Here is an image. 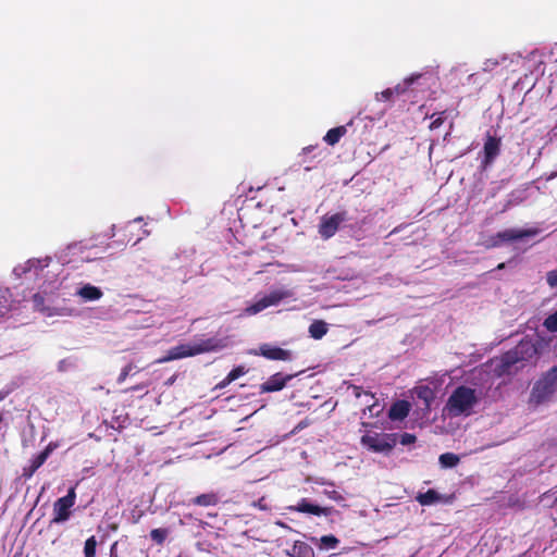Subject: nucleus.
<instances>
[{"instance_id": "1", "label": "nucleus", "mask_w": 557, "mask_h": 557, "mask_svg": "<svg viewBox=\"0 0 557 557\" xmlns=\"http://www.w3.org/2000/svg\"><path fill=\"white\" fill-rule=\"evenodd\" d=\"M226 347V343L222 338L210 337L198 339L194 344H180L170 348L166 355L159 358L157 363H164L187 357H194L205 352L218 351Z\"/></svg>"}, {"instance_id": "2", "label": "nucleus", "mask_w": 557, "mask_h": 557, "mask_svg": "<svg viewBox=\"0 0 557 557\" xmlns=\"http://www.w3.org/2000/svg\"><path fill=\"white\" fill-rule=\"evenodd\" d=\"M478 401L479 397L475 389L460 385L448 397L444 410L451 418L470 416Z\"/></svg>"}, {"instance_id": "3", "label": "nucleus", "mask_w": 557, "mask_h": 557, "mask_svg": "<svg viewBox=\"0 0 557 557\" xmlns=\"http://www.w3.org/2000/svg\"><path fill=\"white\" fill-rule=\"evenodd\" d=\"M537 355L535 345L530 341H521L512 349L508 350L500 357V372H509L511 367L533 359Z\"/></svg>"}, {"instance_id": "4", "label": "nucleus", "mask_w": 557, "mask_h": 557, "mask_svg": "<svg viewBox=\"0 0 557 557\" xmlns=\"http://www.w3.org/2000/svg\"><path fill=\"white\" fill-rule=\"evenodd\" d=\"M360 443L373 453H389L398 443L396 433H367L362 435Z\"/></svg>"}, {"instance_id": "5", "label": "nucleus", "mask_w": 557, "mask_h": 557, "mask_svg": "<svg viewBox=\"0 0 557 557\" xmlns=\"http://www.w3.org/2000/svg\"><path fill=\"white\" fill-rule=\"evenodd\" d=\"M557 387V366L549 369L533 386L531 398L536 404L547 400Z\"/></svg>"}, {"instance_id": "6", "label": "nucleus", "mask_w": 557, "mask_h": 557, "mask_svg": "<svg viewBox=\"0 0 557 557\" xmlns=\"http://www.w3.org/2000/svg\"><path fill=\"white\" fill-rule=\"evenodd\" d=\"M348 220L349 215L346 210L338 211L331 215L325 214L321 218L318 233L324 240H327L332 238L337 233L339 226Z\"/></svg>"}, {"instance_id": "7", "label": "nucleus", "mask_w": 557, "mask_h": 557, "mask_svg": "<svg viewBox=\"0 0 557 557\" xmlns=\"http://www.w3.org/2000/svg\"><path fill=\"white\" fill-rule=\"evenodd\" d=\"M76 492L75 487H71L67 494L58 498L53 504L52 523H61L70 519L71 508L75 505Z\"/></svg>"}, {"instance_id": "8", "label": "nucleus", "mask_w": 557, "mask_h": 557, "mask_svg": "<svg viewBox=\"0 0 557 557\" xmlns=\"http://www.w3.org/2000/svg\"><path fill=\"white\" fill-rule=\"evenodd\" d=\"M537 228H508L502 232L496 233L491 237L490 247H498L502 243H509L515 240H520L527 237H533L537 235Z\"/></svg>"}, {"instance_id": "9", "label": "nucleus", "mask_w": 557, "mask_h": 557, "mask_svg": "<svg viewBox=\"0 0 557 557\" xmlns=\"http://www.w3.org/2000/svg\"><path fill=\"white\" fill-rule=\"evenodd\" d=\"M500 145H502L500 138H498L494 135H491L488 132L486 133L485 141H484V146H483V152H484V158L482 160L483 168H487L488 165H491L494 162V160L498 157V154L500 153Z\"/></svg>"}, {"instance_id": "10", "label": "nucleus", "mask_w": 557, "mask_h": 557, "mask_svg": "<svg viewBox=\"0 0 557 557\" xmlns=\"http://www.w3.org/2000/svg\"><path fill=\"white\" fill-rule=\"evenodd\" d=\"M289 293L286 290H273L270 294L256 301L251 307L248 308L250 313H258L268 307L275 306L283 299L287 298Z\"/></svg>"}, {"instance_id": "11", "label": "nucleus", "mask_w": 557, "mask_h": 557, "mask_svg": "<svg viewBox=\"0 0 557 557\" xmlns=\"http://www.w3.org/2000/svg\"><path fill=\"white\" fill-rule=\"evenodd\" d=\"M294 376V374L276 372L260 385V393L264 394L282 391Z\"/></svg>"}, {"instance_id": "12", "label": "nucleus", "mask_w": 557, "mask_h": 557, "mask_svg": "<svg viewBox=\"0 0 557 557\" xmlns=\"http://www.w3.org/2000/svg\"><path fill=\"white\" fill-rule=\"evenodd\" d=\"M253 354L257 356H262L269 360L288 361L292 359V352L289 350L273 346L271 344L260 345L258 350H255Z\"/></svg>"}, {"instance_id": "13", "label": "nucleus", "mask_w": 557, "mask_h": 557, "mask_svg": "<svg viewBox=\"0 0 557 557\" xmlns=\"http://www.w3.org/2000/svg\"><path fill=\"white\" fill-rule=\"evenodd\" d=\"M295 510L304 513H310L314 516H327L330 512L329 508L320 507L319 505H314L309 503L306 498H302L298 505L295 507Z\"/></svg>"}, {"instance_id": "14", "label": "nucleus", "mask_w": 557, "mask_h": 557, "mask_svg": "<svg viewBox=\"0 0 557 557\" xmlns=\"http://www.w3.org/2000/svg\"><path fill=\"white\" fill-rule=\"evenodd\" d=\"M410 406L406 400L394 403L388 410V418L393 421L403 420L409 414Z\"/></svg>"}, {"instance_id": "15", "label": "nucleus", "mask_w": 557, "mask_h": 557, "mask_svg": "<svg viewBox=\"0 0 557 557\" xmlns=\"http://www.w3.org/2000/svg\"><path fill=\"white\" fill-rule=\"evenodd\" d=\"M51 453V449L47 447L30 460V466L24 469L25 476H32L47 460Z\"/></svg>"}, {"instance_id": "16", "label": "nucleus", "mask_w": 557, "mask_h": 557, "mask_svg": "<svg viewBox=\"0 0 557 557\" xmlns=\"http://www.w3.org/2000/svg\"><path fill=\"white\" fill-rule=\"evenodd\" d=\"M220 502V497L215 492H209L205 494H200L194 497L190 503L200 507H211L216 506Z\"/></svg>"}, {"instance_id": "17", "label": "nucleus", "mask_w": 557, "mask_h": 557, "mask_svg": "<svg viewBox=\"0 0 557 557\" xmlns=\"http://www.w3.org/2000/svg\"><path fill=\"white\" fill-rule=\"evenodd\" d=\"M288 554L290 557H314L313 548L302 541H296Z\"/></svg>"}, {"instance_id": "18", "label": "nucleus", "mask_w": 557, "mask_h": 557, "mask_svg": "<svg viewBox=\"0 0 557 557\" xmlns=\"http://www.w3.org/2000/svg\"><path fill=\"white\" fill-rule=\"evenodd\" d=\"M318 145H310L305 148H302L301 152L299 153L300 163H311L314 159H318V162H320L325 156L323 154L322 150H319L315 152L311 158L310 154L318 150Z\"/></svg>"}, {"instance_id": "19", "label": "nucleus", "mask_w": 557, "mask_h": 557, "mask_svg": "<svg viewBox=\"0 0 557 557\" xmlns=\"http://www.w3.org/2000/svg\"><path fill=\"white\" fill-rule=\"evenodd\" d=\"M346 133L347 126L341 125L329 129L325 136L323 137V140L330 146H335L336 144H338L341 138L346 135Z\"/></svg>"}, {"instance_id": "20", "label": "nucleus", "mask_w": 557, "mask_h": 557, "mask_svg": "<svg viewBox=\"0 0 557 557\" xmlns=\"http://www.w3.org/2000/svg\"><path fill=\"white\" fill-rule=\"evenodd\" d=\"M329 331L327 323L323 320H314L308 329L310 336L314 339H321Z\"/></svg>"}, {"instance_id": "21", "label": "nucleus", "mask_w": 557, "mask_h": 557, "mask_svg": "<svg viewBox=\"0 0 557 557\" xmlns=\"http://www.w3.org/2000/svg\"><path fill=\"white\" fill-rule=\"evenodd\" d=\"M77 294L85 300H98L102 297V292L99 287L92 286L90 284L84 285Z\"/></svg>"}, {"instance_id": "22", "label": "nucleus", "mask_w": 557, "mask_h": 557, "mask_svg": "<svg viewBox=\"0 0 557 557\" xmlns=\"http://www.w3.org/2000/svg\"><path fill=\"white\" fill-rule=\"evenodd\" d=\"M416 499L422 506H430L438 502L441 495L435 490H428L425 493H420Z\"/></svg>"}, {"instance_id": "23", "label": "nucleus", "mask_w": 557, "mask_h": 557, "mask_svg": "<svg viewBox=\"0 0 557 557\" xmlns=\"http://www.w3.org/2000/svg\"><path fill=\"white\" fill-rule=\"evenodd\" d=\"M421 77V74H412L411 76L404 79L403 84H397L395 87L391 88L394 96H400L407 91L409 86H411L418 78Z\"/></svg>"}, {"instance_id": "24", "label": "nucleus", "mask_w": 557, "mask_h": 557, "mask_svg": "<svg viewBox=\"0 0 557 557\" xmlns=\"http://www.w3.org/2000/svg\"><path fill=\"white\" fill-rule=\"evenodd\" d=\"M438 461L443 468H454L459 463L460 458L454 453H444L440 456Z\"/></svg>"}, {"instance_id": "25", "label": "nucleus", "mask_w": 557, "mask_h": 557, "mask_svg": "<svg viewBox=\"0 0 557 557\" xmlns=\"http://www.w3.org/2000/svg\"><path fill=\"white\" fill-rule=\"evenodd\" d=\"M169 533V529L165 528L153 529L150 531V537L156 544L162 545L165 542Z\"/></svg>"}, {"instance_id": "26", "label": "nucleus", "mask_w": 557, "mask_h": 557, "mask_svg": "<svg viewBox=\"0 0 557 557\" xmlns=\"http://www.w3.org/2000/svg\"><path fill=\"white\" fill-rule=\"evenodd\" d=\"M97 540L91 535L85 541L84 555L85 557H96Z\"/></svg>"}, {"instance_id": "27", "label": "nucleus", "mask_w": 557, "mask_h": 557, "mask_svg": "<svg viewBox=\"0 0 557 557\" xmlns=\"http://www.w3.org/2000/svg\"><path fill=\"white\" fill-rule=\"evenodd\" d=\"M9 290L0 287V318L9 311Z\"/></svg>"}, {"instance_id": "28", "label": "nucleus", "mask_w": 557, "mask_h": 557, "mask_svg": "<svg viewBox=\"0 0 557 557\" xmlns=\"http://www.w3.org/2000/svg\"><path fill=\"white\" fill-rule=\"evenodd\" d=\"M247 372H248V370L245 368V366H237L228 372L227 381L234 382L242 375H245Z\"/></svg>"}, {"instance_id": "29", "label": "nucleus", "mask_w": 557, "mask_h": 557, "mask_svg": "<svg viewBox=\"0 0 557 557\" xmlns=\"http://www.w3.org/2000/svg\"><path fill=\"white\" fill-rule=\"evenodd\" d=\"M445 114H446V111H442L440 113L432 114L431 117L433 119V121L431 122L429 128L431 131H433V129H436L440 126H442V124L444 123V121L446 119Z\"/></svg>"}, {"instance_id": "30", "label": "nucleus", "mask_w": 557, "mask_h": 557, "mask_svg": "<svg viewBox=\"0 0 557 557\" xmlns=\"http://www.w3.org/2000/svg\"><path fill=\"white\" fill-rule=\"evenodd\" d=\"M543 325L550 332H557V311L553 314H549L545 320Z\"/></svg>"}, {"instance_id": "31", "label": "nucleus", "mask_w": 557, "mask_h": 557, "mask_svg": "<svg viewBox=\"0 0 557 557\" xmlns=\"http://www.w3.org/2000/svg\"><path fill=\"white\" fill-rule=\"evenodd\" d=\"M320 541L325 548H335L339 543V540L332 534L323 535Z\"/></svg>"}, {"instance_id": "32", "label": "nucleus", "mask_w": 557, "mask_h": 557, "mask_svg": "<svg viewBox=\"0 0 557 557\" xmlns=\"http://www.w3.org/2000/svg\"><path fill=\"white\" fill-rule=\"evenodd\" d=\"M416 441H417L416 435H413L411 433H403V434L398 435V442L404 446L411 445V444L416 443Z\"/></svg>"}, {"instance_id": "33", "label": "nucleus", "mask_w": 557, "mask_h": 557, "mask_svg": "<svg viewBox=\"0 0 557 557\" xmlns=\"http://www.w3.org/2000/svg\"><path fill=\"white\" fill-rule=\"evenodd\" d=\"M133 369H134L133 363H128V364H126V366L122 369L121 373L119 374V376H117V379H116V382H117L119 384H122V383L126 380V377L131 374V372H132V370H133Z\"/></svg>"}, {"instance_id": "34", "label": "nucleus", "mask_w": 557, "mask_h": 557, "mask_svg": "<svg viewBox=\"0 0 557 557\" xmlns=\"http://www.w3.org/2000/svg\"><path fill=\"white\" fill-rule=\"evenodd\" d=\"M546 281L550 287H557V270L549 271L546 275Z\"/></svg>"}, {"instance_id": "35", "label": "nucleus", "mask_w": 557, "mask_h": 557, "mask_svg": "<svg viewBox=\"0 0 557 557\" xmlns=\"http://www.w3.org/2000/svg\"><path fill=\"white\" fill-rule=\"evenodd\" d=\"M393 97H394V95H393V91L391 90V88H386L381 94L376 95V98L379 100H383V101H389V100H392Z\"/></svg>"}, {"instance_id": "36", "label": "nucleus", "mask_w": 557, "mask_h": 557, "mask_svg": "<svg viewBox=\"0 0 557 557\" xmlns=\"http://www.w3.org/2000/svg\"><path fill=\"white\" fill-rule=\"evenodd\" d=\"M355 397L359 398L362 394L374 398V395L371 392H363L361 386L351 385Z\"/></svg>"}, {"instance_id": "37", "label": "nucleus", "mask_w": 557, "mask_h": 557, "mask_svg": "<svg viewBox=\"0 0 557 557\" xmlns=\"http://www.w3.org/2000/svg\"><path fill=\"white\" fill-rule=\"evenodd\" d=\"M498 65V61L497 60H486L483 64V71H491L493 70L495 66Z\"/></svg>"}, {"instance_id": "38", "label": "nucleus", "mask_w": 557, "mask_h": 557, "mask_svg": "<svg viewBox=\"0 0 557 557\" xmlns=\"http://www.w3.org/2000/svg\"><path fill=\"white\" fill-rule=\"evenodd\" d=\"M432 395V391L429 388V387H423L419 393H418V396L420 398H423L425 399L426 401L429 400L430 396Z\"/></svg>"}, {"instance_id": "39", "label": "nucleus", "mask_w": 557, "mask_h": 557, "mask_svg": "<svg viewBox=\"0 0 557 557\" xmlns=\"http://www.w3.org/2000/svg\"><path fill=\"white\" fill-rule=\"evenodd\" d=\"M147 386H148V385H147V384H145V383L137 384V385H135V386H132V387H129V388L125 389V391H124V393L141 391V389L147 388Z\"/></svg>"}, {"instance_id": "40", "label": "nucleus", "mask_w": 557, "mask_h": 557, "mask_svg": "<svg viewBox=\"0 0 557 557\" xmlns=\"http://www.w3.org/2000/svg\"><path fill=\"white\" fill-rule=\"evenodd\" d=\"M232 382H228L227 381V375L220 382L218 383L216 387L215 388H225L227 385H230Z\"/></svg>"}, {"instance_id": "41", "label": "nucleus", "mask_w": 557, "mask_h": 557, "mask_svg": "<svg viewBox=\"0 0 557 557\" xmlns=\"http://www.w3.org/2000/svg\"><path fill=\"white\" fill-rule=\"evenodd\" d=\"M522 200H523L522 198H517V199H515V200H513V199H510V200H508V203H507V206H506V207H510V206H512V205H518V203H520Z\"/></svg>"}, {"instance_id": "42", "label": "nucleus", "mask_w": 557, "mask_h": 557, "mask_svg": "<svg viewBox=\"0 0 557 557\" xmlns=\"http://www.w3.org/2000/svg\"><path fill=\"white\" fill-rule=\"evenodd\" d=\"M27 263H28V265H29V267H28V269H27V271H30L32 267L37 268V265L39 264V261L28 260V262H27Z\"/></svg>"}, {"instance_id": "43", "label": "nucleus", "mask_w": 557, "mask_h": 557, "mask_svg": "<svg viewBox=\"0 0 557 557\" xmlns=\"http://www.w3.org/2000/svg\"><path fill=\"white\" fill-rule=\"evenodd\" d=\"M42 301V297L39 294L34 295V302L39 305Z\"/></svg>"}, {"instance_id": "44", "label": "nucleus", "mask_w": 557, "mask_h": 557, "mask_svg": "<svg viewBox=\"0 0 557 557\" xmlns=\"http://www.w3.org/2000/svg\"><path fill=\"white\" fill-rule=\"evenodd\" d=\"M176 380V375H172L168 381L165 382V385H172Z\"/></svg>"}, {"instance_id": "45", "label": "nucleus", "mask_w": 557, "mask_h": 557, "mask_svg": "<svg viewBox=\"0 0 557 557\" xmlns=\"http://www.w3.org/2000/svg\"><path fill=\"white\" fill-rule=\"evenodd\" d=\"M375 407H376V404L374 403V404H372V405H369V406L367 407V409L369 410V412H370L371 414H373V410H374V408H375Z\"/></svg>"}, {"instance_id": "46", "label": "nucleus", "mask_w": 557, "mask_h": 557, "mask_svg": "<svg viewBox=\"0 0 557 557\" xmlns=\"http://www.w3.org/2000/svg\"><path fill=\"white\" fill-rule=\"evenodd\" d=\"M141 516H143V512L138 513L137 516H133V522L137 523L139 521V519L141 518Z\"/></svg>"}, {"instance_id": "47", "label": "nucleus", "mask_w": 557, "mask_h": 557, "mask_svg": "<svg viewBox=\"0 0 557 557\" xmlns=\"http://www.w3.org/2000/svg\"><path fill=\"white\" fill-rule=\"evenodd\" d=\"M308 425V422L307 421H301L296 429H304Z\"/></svg>"}, {"instance_id": "48", "label": "nucleus", "mask_w": 557, "mask_h": 557, "mask_svg": "<svg viewBox=\"0 0 557 557\" xmlns=\"http://www.w3.org/2000/svg\"><path fill=\"white\" fill-rule=\"evenodd\" d=\"M506 264L504 262L499 263L497 267H496V270H503L505 269Z\"/></svg>"}, {"instance_id": "49", "label": "nucleus", "mask_w": 557, "mask_h": 557, "mask_svg": "<svg viewBox=\"0 0 557 557\" xmlns=\"http://www.w3.org/2000/svg\"><path fill=\"white\" fill-rule=\"evenodd\" d=\"M313 168H315V165H306L304 169H305V171H310Z\"/></svg>"}, {"instance_id": "50", "label": "nucleus", "mask_w": 557, "mask_h": 557, "mask_svg": "<svg viewBox=\"0 0 557 557\" xmlns=\"http://www.w3.org/2000/svg\"><path fill=\"white\" fill-rule=\"evenodd\" d=\"M552 507H555L557 509V497L554 499Z\"/></svg>"}, {"instance_id": "51", "label": "nucleus", "mask_w": 557, "mask_h": 557, "mask_svg": "<svg viewBox=\"0 0 557 557\" xmlns=\"http://www.w3.org/2000/svg\"><path fill=\"white\" fill-rule=\"evenodd\" d=\"M4 397H5V395H4L3 393H1V392H0V401H1L2 399H4Z\"/></svg>"}, {"instance_id": "52", "label": "nucleus", "mask_w": 557, "mask_h": 557, "mask_svg": "<svg viewBox=\"0 0 557 557\" xmlns=\"http://www.w3.org/2000/svg\"><path fill=\"white\" fill-rule=\"evenodd\" d=\"M176 557H188V556L178 555V556H176Z\"/></svg>"}]
</instances>
